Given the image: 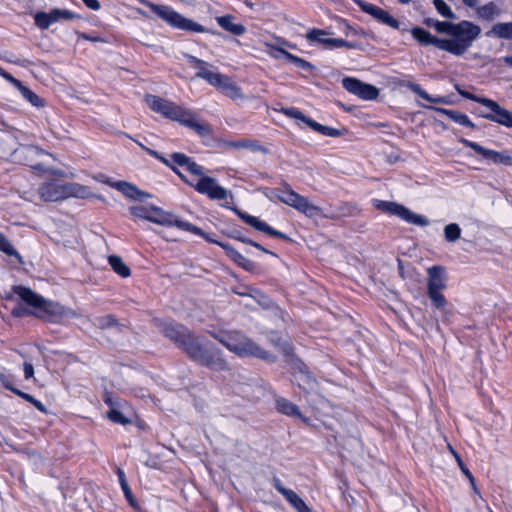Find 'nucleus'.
<instances>
[{
	"instance_id": "38",
	"label": "nucleus",
	"mask_w": 512,
	"mask_h": 512,
	"mask_svg": "<svg viewBox=\"0 0 512 512\" xmlns=\"http://www.w3.org/2000/svg\"><path fill=\"white\" fill-rule=\"evenodd\" d=\"M279 51L282 52V54L288 61L295 64L300 69H302L304 71H308V72H312L315 69L314 65H312L310 62L291 54L290 52L286 51L285 49H279Z\"/></svg>"
},
{
	"instance_id": "55",
	"label": "nucleus",
	"mask_w": 512,
	"mask_h": 512,
	"mask_svg": "<svg viewBox=\"0 0 512 512\" xmlns=\"http://www.w3.org/2000/svg\"><path fill=\"white\" fill-rule=\"evenodd\" d=\"M407 87L412 91L414 92L415 94L419 95L422 99H425V98H428V93L426 91H424L420 85L416 84V83H413V82H409L407 84Z\"/></svg>"
},
{
	"instance_id": "6",
	"label": "nucleus",
	"mask_w": 512,
	"mask_h": 512,
	"mask_svg": "<svg viewBox=\"0 0 512 512\" xmlns=\"http://www.w3.org/2000/svg\"><path fill=\"white\" fill-rule=\"evenodd\" d=\"M212 336L224 345L229 351L240 357L253 356L260 359H267L269 354L258 346L253 340L240 332L226 334H212Z\"/></svg>"
},
{
	"instance_id": "16",
	"label": "nucleus",
	"mask_w": 512,
	"mask_h": 512,
	"mask_svg": "<svg viewBox=\"0 0 512 512\" xmlns=\"http://www.w3.org/2000/svg\"><path fill=\"white\" fill-rule=\"evenodd\" d=\"M79 18L77 14L66 9H53L50 12H38L34 16L35 24L42 30L47 29L51 24L64 19L71 20Z\"/></svg>"
},
{
	"instance_id": "27",
	"label": "nucleus",
	"mask_w": 512,
	"mask_h": 512,
	"mask_svg": "<svg viewBox=\"0 0 512 512\" xmlns=\"http://www.w3.org/2000/svg\"><path fill=\"white\" fill-rule=\"evenodd\" d=\"M431 109L436 111L439 114L445 115L446 117H448L449 119H451L452 121H454L460 125H463V126H466V127L472 128V129H474L476 127L475 124L464 113H461L456 110L439 108V107H431Z\"/></svg>"
},
{
	"instance_id": "8",
	"label": "nucleus",
	"mask_w": 512,
	"mask_h": 512,
	"mask_svg": "<svg viewBox=\"0 0 512 512\" xmlns=\"http://www.w3.org/2000/svg\"><path fill=\"white\" fill-rule=\"evenodd\" d=\"M147 7L151 9L157 16L166 21L169 25L174 28L192 31L197 33H203L206 31L205 27L198 24L197 22L188 19L180 13L173 10L171 7L166 5H158L149 1H142Z\"/></svg>"
},
{
	"instance_id": "54",
	"label": "nucleus",
	"mask_w": 512,
	"mask_h": 512,
	"mask_svg": "<svg viewBox=\"0 0 512 512\" xmlns=\"http://www.w3.org/2000/svg\"><path fill=\"white\" fill-rule=\"evenodd\" d=\"M265 46L269 49V55L274 59H280L281 56H284L282 52L279 51V49H283L282 47L268 42L265 43Z\"/></svg>"
},
{
	"instance_id": "30",
	"label": "nucleus",
	"mask_w": 512,
	"mask_h": 512,
	"mask_svg": "<svg viewBox=\"0 0 512 512\" xmlns=\"http://www.w3.org/2000/svg\"><path fill=\"white\" fill-rule=\"evenodd\" d=\"M219 90L227 97L236 100L244 99L241 88L231 81L228 76H225V81L219 87Z\"/></svg>"
},
{
	"instance_id": "62",
	"label": "nucleus",
	"mask_w": 512,
	"mask_h": 512,
	"mask_svg": "<svg viewBox=\"0 0 512 512\" xmlns=\"http://www.w3.org/2000/svg\"><path fill=\"white\" fill-rule=\"evenodd\" d=\"M24 375L26 379L34 376V367L31 363H24Z\"/></svg>"
},
{
	"instance_id": "3",
	"label": "nucleus",
	"mask_w": 512,
	"mask_h": 512,
	"mask_svg": "<svg viewBox=\"0 0 512 512\" xmlns=\"http://www.w3.org/2000/svg\"><path fill=\"white\" fill-rule=\"evenodd\" d=\"M12 293L22 304L37 310L35 316L38 318H76L79 316V314L71 308L64 307L59 303L46 301L44 297L28 287L15 285L12 287Z\"/></svg>"
},
{
	"instance_id": "45",
	"label": "nucleus",
	"mask_w": 512,
	"mask_h": 512,
	"mask_svg": "<svg viewBox=\"0 0 512 512\" xmlns=\"http://www.w3.org/2000/svg\"><path fill=\"white\" fill-rule=\"evenodd\" d=\"M434 5L437 11L446 18L454 19L455 14L452 12L451 8L443 1V0H434Z\"/></svg>"
},
{
	"instance_id": "57",
	"label": "nucleus",
	"mask_w": 512,
	"mask_h": 512,
	"mask_svg": "<svg viewBox=\"0 0 512 512\" xmlns=\"http://www.w3.org/2000/svg\"><path fill=\"white\" fill-rule=\"evenodd\" d=\"M0 75L6 79L7 81H9L13 86H15L16 88H18L19 86H21V82L14 78L10 73L6 72L5 70H3L2 68H0Z\"/></svg>"
},
{
	"instance_id": "4",
	"label": "nucleus",
	"mask_w": 512,
	"mask_h": 512,
	"mask_svg": "<svg viewBox=\"0 0 512 512\" xmlns=\"http://www.w3.org/2000/svg\"><path fill=\"white\" fill-rule=\"evenodd\" d=\"M481 33V28L469 21L456 23L448 38H442V50L455 56L463 55Z\"/></svg>"
},
{
	"instance_id": "44",
	"label": "nucleus",
	"mask_w": 512,
	"mask_h": 512,
	"mask_svg": "<svg viewBox=\"0 0 512 512\" xmlns=\"http://www.w3.org/2000/svg\"><path fill=\"white\" fill-rule=\"evenodd\" d=\"M95 325L101 329H109L117 327L119 324L112 315H106L96 318Z\"/></svg>"
},
{
	"instance_id": "13",
	"label": "nucleus",
	"mask_w": 512,
	"mask_h": 512,
	"mask_svg": "<svg viewBox=\"0 0 512 512\" xmlns=\"http://www.w3.org/2000/svg\"><path fill=\"white\" fill-rule=\"evenodd\" d=\"M281 112L291 118V119H295V120H300L302 121L303 123H305L307 126H309L311 129L315 130L316 132L324 135V136H328V137H340L343 135V132L341 130H338V129H335V128H332V127H329V126H325V125H322L314 120H312L311 118L307 117L306 115H304L301 111H299L298 109H295V108H282Z\"/></svg>"
},
{
	"instance_id": "41",
	"label": "nucleus",
	"mask_w": 512,
	"mask_h": 512,
	"mask_svg": "<svg viewBox=\"0 0 512 512\" xmlns=\"http://www.w3.org/2000/svg\"><path fill=\"white\" fill-rule=\"evenodd\" d=\"M326 34L327 33L324 30L312 29V30L307 32L306 38L309 41L322 43V44H324L325 46L328 47L327 41L333 40V38H326L325 37Z\"/></svg>"
},
{
	"instance_id": "64",
	"label": "nucleus",
	"mask_w": 512,
	"mask_h": 512,
	"mask_svg": "<svg viewBox=\"0 0 512 512\" xmlns=\"http://www.w3.org/2000/svg\"><path fill=\"white\" fill-rule=\"evenodd\" d=\"M116 474L118 476L120 486H125V484H128L125 473L120 467H117Z\"/></svg>"
},
{
	"instance_id": "34",
	"label": "nucleus",
	"mask_w": 512,
	"mask_h": 512,
	"mask_svg": "<svg viewBox=\"0 0 512 512\" xmlns=\"http://www.w3.org/2000/svg\"><path fill=\"white\" fill-rule=\"evenodd\" d=\"M500 14V10L494 2H489L477 8V15L480 19L492 21Z\"/></svg>"
},
{
	"instance_id": "51",
	"label": "nucleus",
	"mask_w": 512,
	"mask_h": 512,
	"mask_svg": "<svg viewBox=\"0 0 512 512\" xmlns=\"http://www.w3.org/2000/svg\"><path fill=\"white\" fill-rule=\"evenodd\" d=\"M273 344L280 349L286 356H289L292 354V347L285 341H281L280 339L275 340L274 338L271 339Z\"/></svg>"
},
{
	"instance_id": "14",
	"label": "nucleus",
	"mask_w": 512,
	"mask_h": 512,
	"mask_svg": "<svg viewBox=\"0 0 512 512\" xmlns=\"http://www.w3.org/2000/svg\"><path fill=\"white\" fill-rule=\"evenodd\" d=\"M459 142L466 147L471 148L477 154H480L485 160H489L494 164L512 165V157L507 151L498 152L495 150L487 149L478 143L469 141L465 138H460Z\"/></svg>"
},
{
	"instance_id": "24",
	"label": "nucleus",
	"mask_w": 512,
	"mask_h": 512,
	"mask_svg": "<svg viewBox=\"0 0 512 512\" xmlns=\"http://www.w3.org/2000/svg\"><path fill=\"white\" fill-rule=\"evenodd\" d=\"M294 381L307 395L317 393L318 383L309 373L300 370L294 375Z\"/></svg>"
},
{
	"instance_id": "37",
	"label": "nucleus",
	"mask_w": 512,
	"mask_h": 512,
	"mask_svg": "<svg viewBox=\"0 0 512 512\" xmlns=\"http://www.w3.org/2000/svg\"><path fill=\"white\" fill-rule=\"evenodd\" d=\"M169 218H170V221H171L169 226H176V227H178L181 230L189 231L191 233H194V234L200 235L202 237H205V233L199 227H197V226H195V225H193V224H191L189 222L176 219L175 216L172 213H170V217Z\"/></svg>"
},
{
	"instance_id": "19",
	"label": "nucleus",
	"mask_w": 512,
	"mask_h": 512,
	"mask_svg": "<svg viewBox=\"0 0 512 512\" xmlns=\"http://www.w3.org/2000/svg\"><path fill=\"white\" fill-rule=\"evenodd\" d=\"M19 153L23 156L25 164L34 170H44L42 160L49 157L47 152L36 146H24L20 148Z\"/></svg>"
},
{
	"instance_id": "25",
	"label": "nucleus",
	"mask_w": 512,
	"mask_h": 512,
	"mask_svg": "<svg viewBox=\"0 0 512 512\" xmlns=\"http://www.w3.org/2000/svg\"><path fill=\"white\" fill-rule=\"evenodd\" d=\"M412 37L422 45H433L436 48L442 50V38L433 36L429 31L415 27L411 31Z\"/></svg>"
},
{
	"instance_id": "12",
	"label": "nucleus",
	"mask_w": 512,
	"mask_h": 512,
	"mask_svg": "<svg viewBox=\"0 0 512 512\" xmlns=\"http://www.w3.org/2000/svg\"><path fill=\"white\" fill-rule=\"evenodd\" d=\"M376 206L378 209L399 216L408 223H412L418 226H428L430 223L429 220L424 216L415 214L408 208L394 202L380 201Z\"/></svg>"
},
{
	"instance_id": "48",
	"label": "nucleus",
	"mask_w": 512,
	"mask_h": 512,
	"mask_svg": "<svg viewBox=\"0 0 512 512\" xmlns=\"http://www.w3.org/2000/svg\"><path fill=\"white\" fill-rule=\"evenodd\" d=\"M0 251L4 252L7 255H15L16 251L11 245V243L8 241V239L0 233Z\"/></svg>"
},
{
	"instance_id": "26",
	"label": "nucleus",
	"mask_w": 512,
	"mask_h": 512,
	"mask_svg": "<svg viewBox=\"0 0 512 512\" xmlns=\"http://www.w3.org/2000/svg\"><path fill=\"white\" fill-rule=\"evenodd\" d=\"M172 161L182 167H186V169L194 174V175H202L203 167L194 162L190 157L185 155L184 153L176 152L171 155Z\"/></svg>"
},
{
	"instance_id": "47",
	"label": "nucleus",
	"mask_w": 512,
	"mask_h": 512,
	"mask_svg": "<svg viewBox=\"0 0 512 512\" xmlns=\"http://www.w3.org/2000/svg\"><path fill=\"white\" fill-rule=\"evenodd\" d=\"M327 43H328V47H330V48L346 47L348 49H356L358 47V45L355 43L347 42V41H345L343 39H339V38H333V40H329V41H327Z\"/></svg>"
},
{
	"instance_id": "28",
	"label": "nucleus",
	"mask_w": 512,
	"mask_h": 512,
	"mask_svg": "<svg viewBox=\"0 0 512 512\" xmlns=\"http://www.w3.org/2000/svg\"><path fill=\"white\" fill-rule=\"evenodd\" d=\"M233 20L234 16L229 14L216 17V22L222 29L236 36L243 35L246 32V27L242 24L234 23Z\"/></svg>"
},
{
	"instance_id": "11",
	"label": "nucleus",
	"mask_w": 512,
	"mask_h": 512,
	"mask_svg": "<svg viewBox=\"0 0 512 512\" xmlns=\"http://www.w3.org/2000/svg\"><path fill=\"white\" fill-rule=\"evenodd\" d=\"M200 178L196 183H189L198 193L206 195L211 200H224L232 193L226 188L220 186L216 179L204 175H198Z\"/></svg>"
},
{
	"instance_id": "42",
	"label": "nucleus",
	"mask_w": 512,
	"mask_h": 512,
	"mask_svg": "<svg viewBox=\"0 0 512 512\" xmlns=\"http://www.w3.org/2000/svg\"><path fill=\"white\" fill-rule=\"evenodd\" d=\"M7 299L14 300L17 302V305L12 309L11 314L14 317L20 318L25 317L29 315H35L34 312H32L28 307H26L24 304H22L20 301L15 299L13 295H8Z\"/></svg>"
},
{
	"instance_id": "58",
	"label": "nucleus",
	"mask_w": 512,
	"mask_h": 512,
	"mask_svg": "<svg viewBox=\"0 0 512 512\" xmlns=\"http://www.w3.org/2000/svg\"><path fill=\"white\" fill-rule=\"evenodd\" d=\"M122 488V491L126 497V499L128 500V502L130 503L131 506L135 507L136 506V503H135V500L133 498V495H132V491L129 487L128 484H125V486H121Z\"/></svg>"
},
{
	"instance_id": "2",
	"label": "nucleus",
	"mask_w": 512,
	"mask_h": 512,
	"mask_svg": "<svg viewBox=\"0 0 512 512\" xmlns=\"http://www.w3.org/2000/svg\"><path fill=\"white\" fill-rule=\"evenodd\" d=\"M145 101L153 111L162 114L168 119L178 121L192 129L199 136L206 137L210 135L211 127L206 123L199 122L190 110L155 95H146Z\"/></svg>"
},
{
	"instance_id": "35",
	"label": "nucleus",
	"mask_w": 512,
	"mask_h": 512,
	"mask_svg": "<svg viewBox=\"0 0 512 512\" xmlns=\"http://www.w3.org/2000/svg\"><path fill=\"white\" fill-rule=\"evenodd\" d=\"M108 262L111 265L112 269L121 277L126 278L130 276L131 271L129 267L123 262L121 257L111 255L108 258Z\"/></svg>"
},
{
	"instance_id": "60",
	"label": "nucleus",
	"mask_w": 512,
	"mask_h": 512,
	"mask_svg": "<svg viewBox=\"0 0 512 512\" xmlns=\"http://www.w3.org/2000/svg\"><path fill=\"white\" fill-rule=\"evenodd\" d=\"M186 58L187 60L189 61V63H191L192 65H194L195 67H199V69L201 67H204L205 65H207V63L201 59H198L197 57L195 56H192V55H186Z\"/></svg>"
},
{
	"instance_id": "39",
	"label": "nucleus",
	"mask_w": 512,
	"mask_h": 512,
	"mask_svg": "<svg viewBox=\"0 0 512 512\" xmlns=\"http://www.w3.org/2000/svg\"><path fill=\"white\" fill-rule=\"evenodd\" d=\"M17 89L19 90L21 95L33 106L40 108L45 105L44 99L39 97L37 94H35L32 90H30L23 84H21V86H19Z\"/></svg>"
},
{
	"instance_id": "9",
	"label": "nucleus",
	"mask_w": 512,
	"mask_h": 512,
	"mask_svg": "<svg viewBox=\"0 0 512 512\" xmlns=\"http://www.w3.org/2000/svg\"><path fill=\"white\" fill-rule=\"evenodd\" d=\"M276 196L282 203L293 207L308 217H313L319 212V207L310 203L306 197L298 194L288 185L284 189H279Z\"/></svg>"
},
{
	"instance_id": "36",
	"label": "nucleus",
	"mask_w": 512,
	"mask_h": 512,
	"mask_svg": "<svg viewBox=\"0 0 512 512\" xmlns=\"http://www.w3.org/2000/svg\"><path fill=\"white\" fill-rule=\"evenodd\" d=\"M285 499L295 508L297 512H311L302 498L293 490L285 491Z\"/></svg>"
},
{
	"instance_id": "29",
	"label": "nucleus",
	"mask_w": 512,
	"mask_h": 512,
	"mask_svg": "<svg viewBox=\"0 0 512 512\" xmlns=\"http://www.w3.org/2000/svg\"><path fill=\"white\" fill-rule=\"evenodd\" d=\"M227 147L234 149H249L254 153H262L264 155L269 153V150L262 146L257 140H239L226 143Z\"/></svg>"
},
{
	"instance_id": "32",
	"label": "nucleus",
	"mask_w": 512,
	"mask_h": 512,
	"mask_svg": "<svg viewBox=\"0 0 512 512\" xmlns=\"http://www.w3.org/2000/svg\"><path fill=\"white\" fill-rule=\"evenodd\" d=\"M225 76L226 75L212 72L205 67H201L196 73V77L206 80L210 85L216 87L217 89H219L222 82L225 81Z\"/></svg>"
},
{
	"instance_id": "52",
	"label": "nucleus",
	"mask_w": 512,
	"mask_h": 512,
	"mask_svg": "<svg viewBox=\"0 0 512 512\" xmlns=\"http://www.w3.org/2000/svg\"><path fill=\"white\" fill-rule=\"evenodd\" d=\"M0 381L6 389L13 393L16 391L17 388L11 383V375L6 374L4 370H0Z\"/></svg>"
},
{
	"instance_id": "63",
	"label": "nucleus",
	"mask_w": 512,
	"mask_h": 512,
	"mask_svg": "<svg viewBox=\"0 0 512 512\" xmlns=\"http://www.w3.org/2000/svg\"><path fill=\"white\" fill-rule=\"evenodd\" d=\"M83 3L91 10H99L100 9V3L98 0H82Z\"/></svg>"
},
{
	"instance_id": "59",
	"label": "nucleus",
	"mask_w": 512,
	"mask_h": 512,
	"mask_svg": "<svg viewBox=\"0 0 512 512\" xmlns=\"http://www.w3.org/2000/svg\"><path fill=\"white\" fill-rule=\"evenodd\" d=\"M346 444L349 445L352 448V450H354L355 452H359L362 449L361 442L359 441V439L354 438V437L348 439Z\"/></svg>"
},
{
	"instance_id": "56",
	"label": "nucleus",
	"mask_w": 512,
	"mask_h": 512,
	"mask_svg": "<svg viewBox=\"0 0 512 512\" xmlns=\"http://www.w3.org/2000/svg\"><path fill=\"white\" fill-rule=\"evenodd\" d=\"M407 87L412 91L414 92L415 94L419 95L422 99H425V98H428V93L426 91H424L420 85L416 84V83H413V82H409L407 84Z\"/></svg>"
},
{
	"instance_id": "33",
	"label": "nucleus",
	"mask_w": 512,
	"mask_h": 512,
	"mask_svg": "<svg viewBox=\"0 0 512 512\" xmlns=\"http://www.w3.org/2000/svg\"><path fill=\"white\" fill-rule=\"evenodd\" d=\"M488 34L512 41V21L496 23Z\"/></svg>"
},
{
	"instance_id": "46",
	"label": "nucleus",
	"mask_w": 512,
	"mask_h": 512,
	"mask_svg": "<svg viewBox=\"0 0 512 512\" xmlns=\"http://www.w3.org/2000/svg\"><path fill=\"white\" fill-rule=\"evenodd\" d=\"M456 23L447 22V21H435L433 24L434 29L438 33L447 34L449 36L452 29L455 27Z\"/></svg>"
},
{
	"instance_id": "5",
	"label": "nucleus",
	"mask_w": 512,
	"mask_h": 512,
	"mask_svg": "<svg viewBox=\"0 0 512 512\" xmlns=\"http://www.w3.org/2000/svg\"><path fill=\"white\" fill-rule=\"evenodd\" d=\"M38 195L44 202H57L69 197L87 199L92 196V193L88 187L79 183H65L52 179L39 186Z\"/></svg>"
},
{
	"instance_id": "18",
	"label": "nucleus",
	"mask_w": 512,
	"mask_h": 512,
	"mask_svg": "<svg viewBox=\"0 0 512 512\" xmlns=\"http://www.w3.org/2000/svg\"><path fill=\"white\" fill-rule=\"evenodd\" d=\"M485 102V107L491 110V113L482 114L481 116L492 122H496L508 128H512V112L501 107L496 101L489 99Z\"/></svg>"
},
{
	"instance_id": "49",
	"label": "nucleus",
	"mask_w": 512,
	"mask_h": 512,
	"mask_svg": "<svg viewBox=\"0 0 512 512\" xmlns=\"http://www.w3.org/2000/svg\"><path fill=\"white\" fill-rule=\"evenodd\" d=\"M107 417L114 423H119V424H126L128 423L129 421L124 417V415L116 410V409H111L108 413H107Z\"/></svg>"
},
{
	"instance_id": "61",
	"label": "nucleus",
	"mask_w": 512,
	"mask_h": 512,
	"mask_svg": "<svg viewBox=\"0 0 512 512\" xmlns=\"http://www.w3.org/2000/svg\"><path fill=\"white\" fill-rule=\"evenodd\" d=\"M273 485H274V488L280 493L282 494L284 497H285V491H290L291 489H287L285 488L282 484H281V481L277 478H275L273 480Z\"/></svg>"
},
{
	"instance_id": "1",
	"label": "nucleus",
	"mask_w": 512,
	"mask_h": 512,
	"mask_svg": "<svg viewBox=\"0 0 512 512\" xmlns=\"http://www.w3.org/2000/svg\"><path fill=\"white\" fill-rule=\"evenodd\" d=\"M154 323L165 337L170 339L195 361L215 370L226 368V362L221 357L220 351L216 348L202 345L198 338L194 337L183 325L160 319H155Z\"/></svg>"
},
{
	"instance_id": "20",
	"label": "nucleus",
	"mask_w": 512,
	"mask_h": 512,
	"mask_svg": "<svg viewBox=\"0 0 512 512\" xmlns=\"http://www.w3.org/2000/svg\"><path fill=\"white\" fill-rule=\"evenodd\" d=\"M233 211L246 223L248 224L249 226L255 228L256 230L258 231H261V232H264L270 236H274V237H279V238H283V239H288V237L273 229L272 227H270L267 223L263 222V221H260L257 217H254V216H251L247 213H244L236 208L233 209Z\"/></svg>"
},
{
	"instance_id": "50",
	"label": "nucleus",
	"mask_w": 512,
	"mask_h": 512,
	"mask_svg": "<svg viewBox=\"0 0 512 512\" xmlns=\"http://www.w3.org/2000/svg\"><path fill=\"white\" fill-rule=\"evenodd\" d=\"M235 293L240 296H248V297H252V298H257L258 296H262L261 292L258 289L249 287V286L244 287V289L241 291L235 290Z\"/></svg>"
},
{
	"instance_id": "22",
	"label": "nucleus",
	"mask_w": 512,
	"mask_h": 512,
	"mask_svg": "<svg viewBox=\"0 0 512 512\" xmlns=\"http://www.w3.org/2000/svg\"><path fill=\"white\" fill-rule=\"evenodd\" d=\"M113 188L120 191L127 198L133 200H142L143 198L151 197L150 194H148L147 192L139 190L135 185L126 181L115 182V184H113Z\"/></svg>"
},
{
	"instance_id": "31",
	"label": "nucleus",
	"mask_w": 512,
	"mask_h": 512,
	"mask_svg": "<svg viewBox=\"0 0 512 512\" xmlns=\"http://www.w3.org/2000/svg\"><path fill=\"white\" fill-rule=\"evenodd\" d=\"M276 408L282 414L304 420L298 406H296L295 404H293L292 402L288 401L285 398H279L276 400Z\"/></svg>"
},
{
	"instance_id": "21",
	"label": "nucleus",
	"mask_w": 512,
	"mask_h": 512,
	"mask_svg": "<svg viewBox=\"0 0 512 512\" xmlns=\"http://www.w3.org/2000/svg\"><path fill=\"white\" fill-rule=\"evenodd\" d=\"M233 211L246 223L248 224L249 226L255 228L256 230L258 231H261V232H264L270 236H274V237H279V238H283V239H288V237L273 229L272 227H270L267 223L263 222V221H260L257 217H254V216H251L247 213H244L236 208L233 209Z\"/></svg>"
},
{
	"instance_id": "10",
	"label": "nucleus",
	"mask_w": 512,
	"mask_h": 512,
	"mask_svg": "<svg viewBox=\"0 0 512 512\" xmlns=\"http://www.w3.org/2000/svg\"><path fill=\"white\" fill-rule=\"evenodd\" d=\"M129 212L135 218L143 219L161 226H169L170 212L153 205L137 204L129 207Z\"/></svg>"
},
{
	"instance_id": "43",
	"label": "nucleus",
	"mask_w": 512,
	"mask_h": 512,
	"mask_svg": "<svg viewBox=\"0 0 512 512\" xmlns=\"http://www.w3.org/2000/svg\"><path fill=\"white\" fill-rule=\"evenodd\" d=\"M450 450L454 454V457H455V459L457 461V464H458L459 468L461 469L463 474L468 478V480H469V482H470V484L472 486V489L474 490L475 493L479 494L478 489H477L476 484H475V479H474L473 475L471 474L469 469L464 465V463L461 460L460 456L451 447H450Z\"/></svg>"
},
{
	"instance_id": "15",
	"label": "nucleus",
	"mask_w": 512,
	"mask_h": 512,
	"mask_svg": "<svg viewBox=\"0 0 512 512\" xmlns=\"http://www.w3.org/2000/svg\"><path fill=\"white\" fill-rule=\"evenodd\" d=\"M342 85L348 92L364 100H374L379 95V90L375 86L363 83L356 78L346 77L342 80Z\"/></svg>"
},
{
	"instance_id": "7",
	"label": "nucleus",
	"mask_w": 512,
	"mask_h": 512,
	"mask_svg": "<svg viewBox=\"0 0 512 512\" xmlns=\"http://www.w3.org/2000/svg\"><path fill=\"white\" fill-rule=\"evenodd\" d=\"M447 273L443 266L435 265L427 269V295L432 305L446 312L447 300L442 291L447 288Z\"/></svg>"
},
{
	"instance_id": "40",
	"label": "nucleus",
	"mask_w": 512,
	"mask_h": 512,
	"mask_svg": "<svg viewBox=\"0 0 512 512\" xmlns=\"http://www.w3.org/2000/svg\"><path fill=\"white\" fill-rule=\"evenodd\" d=\"M444 236L446 241L455 242L461 237V228L456 223H450L444 227Z\"/></svg>"
},
{
	"instance_id": "17",
	"label": "nucleus",
	"mask_w": 512,
	"mask_h": 512,
	"mask_svg": "<svg viewBox=\"0 0 512 512\" xmlns=\"http://www.w3.org/2000/svg\"><path fill=\"white\" fill-rule=\"evenodd\" d=\"M355 3L361 8V10L370 16H372L375 20H377L379 23L387 25L393 29H399L400 28V22L395 19L392 15H390L387 11L384 9L371 4L367 3L363 0H354Z\"/></svg>"
},
{
	"instance_id": "53",
	"label": "nucleus",
	"mask_w": 512,
	"mask_h": 512,
	"mask_svg": "<svg viewBox=\"0 0 512 512\" xmlns=\"http://www.w3.org/2000/svg\"><path fill=\"white\" fill-rule=\"evenodd\" d=\"M457 91H458V93H459L462 97H464V98H466V99H469V100H472V101H475V102H477V103H480V104H482L483 106H485V102H484V101H488V100H489L488 98L478 97V96H476V95H474V94H471V93H469V92H467V91H464V90H460V89H458V88H457Z\"/></svg>"
},
{
	"instance_id": "23",
	"label": "nucleus",
	"mask_w": 512,
	"mask_h": 512,
	"mask_svg": "<svg viewBox=\"0 0 512 512\" xmlns=\"http://www.w3.org/2000/svg\"><path fill=\"white\" fill-rule=\"evenodd\" d=\"M216 243L219 244L225 250L227 256H229L236 264L241 266L244 270L248 272H253L255 270L256 264L253 261L245 258L230 245L220 242Z\"/></svg>"
}]
</instances>
